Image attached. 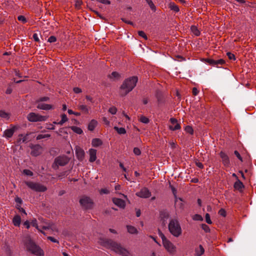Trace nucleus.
<instances>
[{
	"instance_id": "nucleus-39",
	"label": "nucleus",
	"mask_w": 256,
	"mask_h": 256,
	"mask_svg": "<svg viewBox=\"0 0 256 256\" xmlns=\"http://www.w3.org/2000/svg\"><path fill=\"white\" fill-rule=\"evenodd\" d=\"M108 112L112 114H115L117 112V108L115 106H112L108 109Z\"/></svg>"
},
{
	"instance_id": "nucleus-16",
	"label": "nucleus",
	"mask_w": 256,
	"mask_h": 256,
	"mask_svg": "<svg viewBox=\"0 0 256 256\" xmlns=\"http://www.w3.org/2000/svg\"><path fill=\"white\" fill-rule=\"evenodd\" d=\"M171 124L169 126V128L172 130H175L180 129V126L178 123V121L176 118H171L170 119Z\"/></svg>"
},
{
	"instance_id": "nucleus-23",
	"label": "nucleus",
	"mask_w": 256,
	"mask_h": 256,
	"mask_svg": "<svg viewBox=\"0 0 256 256\" xmlns=\"http://www.w3.org/2000/svg\"><path fill=\"white\" fill-rule=\"evenodd\" d=\"M12 222L15 226H19L21 222V218L20 216L16 215L14 216Z\"/></svg>"
},
{
	"instance_id": "nucleus-61",
	"label": "nucleus",
	"mask_w": 256,
	"mask_h": 256,
	"mask_svg": "<svg viewBox=\"0 0 256 256\" xmlns=\"http://www.w3.org/2000/svg\"><path fill=\"white\" fill-rule=\"evenodd\" d=\"M33 38H34V40L35 41H36V42H38L39 41V38H38V35L36 34H33Z\"/></svg>"
},
{
	"instance_id": "nucleus-18",
	"label": "nucleus",
	"mask_w": 256,
	"mask_h": 256,
	"mask_svg": "<svg viewBox=\"0 0 256 256\" xmlns=\"http://www.w3.org/2000/svg\"><path fill=\"white\" fill-rule=\"evenodd\" d=\"M90 155L89 161L90 162H94L96 159V150L94 148H90L88 150Z\"/></svg>"
},
{
	"instance_id": "nucleus-26",
	"label": "nucleus",
	"mask_w": 256,
	"mask_h": 256,
	"mask_svg": "<svg viewBox=\"0 0 256 256\" xmlns=\"http://www.w3.org/2000/svg\"><path fill=\"white\" fill-rule=\"evenodd\" d=\"M28 134H26V135H24V134H20L18 135V143H20L22 142H25L27 139H28Z\"/></svg>"
},
{
	"instance_id": "nucleus-33",
	"label": "nucleus",
	"mask_w": 256,
	"mask_h": 256,
	"mask_svg": "<svg viewBox=\"0 0 256 256\" xmlns=\"http://www.w3.org/2000/svg\"><path fill=\"white\" fill-rule=\"evenodd\" d=\"M114 129L116 130L118 134H124L126 133V130L124 128H118V126H114Z\"/></svg>"
},
{
	"instance_id": "nucleus-1",
	"label": "nucleus",
	"mask_w": 256,
	"mask_h": 256,
	"mask_svg": "<svg viewBox=\"0 0 256 256\" xmlns=\"http://www.w3.org/2000/svg\"><path fill=\"white\" fill-rule=\"evenodd\" d=\"M138 78L136 76H132L126 79L120 88V94L122 96H126L132 91L136 86Z\"/></svg>"
},
{
	"instance_id": "nucleus-3",
	"label": "nucleus",
	"mask_w": 256,
	"mask_h": 256,
	"mask_svg": "<svg viewBox=\"0 0 256 256\" xmlns=\"http://www.w3.org/2000/svg\"><path fill=\"white\" fill-rule=\"evenodd\" d=\"M24 245L27 250L32 254L38 256H44L43 250L30 238H28L26 240Z\"/></svg>"
},
{
	"instance_id": "nucleus-4",
	"label": "nucleus",
	"mask_w": 256,
	"mask_h": 256,
	"mask_svg": "<svg viewBox=\"0 0 256 256\" xmlns=\"http://www.w3.org/2000/svg\"><path fill=\"white\" fill-rule=\"evenodd\" d=\"M159 236L162 240V245L170 255L176 254L177 252L176 246L168 240L160 230H159Z\"/></svg>"
},
{
	"instance_id": "nucleus-57",
	"label": "nucleus",
	"mask_w": 256,
	"mask_h": 256,
	"mask_svg": "<svg viewBox=\"0 0 256 256\" xmlns=\"http://www.w3.org/2000/svg\"><path fill=\"white\" fill-rule=\"evenodd\" d=\"M192 94L194 96H196L198 94V93L199 92V90L196 88H192Z\"/></svg>"
},
{
	"instance_id": "nucleus-19",
	"label": "nucleus",
	"mask_w": 256,
	"mask_h": 256,
	"mask_svg": "<svg viewBox=\"0 0 256 256\" xmlns=\"http://www.w3.org/2000/svg\"><path fill=\"white\" fill-rule=\"evenodd\" d=\"M113 202L117 206L120 208H124L125 207V202L120 198H114L112 199Z\"/></svg>"
},
{
	"instance_id": "nucleus-52",
	"label": "nucleus",
	"mask_w": 256,
	"mask_h": 256,
	"mask_svg": "<svg viewBox=\"0 0 256 256\" xmlns=\"http://www.w3.org/2000/svg\"><path fill=\"white\" fill-rule=\"evenodd\" d=\"M100 194H107L109 193V190L106 188H102L100 190Z\"/></svg>"
},
{
	"instance_id": "nucleus-60",
	"label": "nucleus",
	"mask_w": 256,
	"mask_h": 256,
	"mask_svg": "<svg viewBox=\"0 0 256 256\" xmlns=\"http://www.w3.org/2000/svg\"><path fill=\"white\" fill-rule=\"evenodd\" d=\"M24 225L26 226V228L28 229L30 228V222L28 220H26L24 223Z\"/></svg>"
},
{
	"instance_id": "nucleus-24",
	"label": "nucleus",
	"mask_w": 256,
	"mask_h": 256,
	"mask_svg": "<svg viewBox=\"0 0 256 256\" xmlns=\"http://www.w3.org/2000/svg\"><path fill=\"white\" fill-rule=\"evenodd\" d=\"M168 8L174 12H178L180 10L178 6L173 2H170L168 4Z\"/></svg>"
},
{
	"instance_id": "nucleus-29",
	"label": "nucleus",
	"mask_w": 256,
	"mask_h": 256,
	"mask_svg": "<svg viewBox=\"0 0 256 256\" xmlns=\"http://www.w3.org/2000/svg\"><path fill=\"white\" fill-rule=\"evenodd\" d=\"M61 120L58 122V124L62 126L64 123L68 120V118L66 114H62L61 115Z\"/></svg>"
},
{
	"instance_id": "nucleus-56",
	"label": "nucleus",
	"mask_w": 256,
	"mask_h": 256,
	"mask_svg": "<svg viewBox=\"0 0 256 256\" xmlns=\"http://www.w3.org/2000/svg\"><path fill=\"white\" fill-rule=\"evenodd\" d=\"M234 154L240 160V161H242V156H240V154H239V152L236 151V150H235L234 152Z\"/></svg>"
},
{
	"instance_id": "nucleus-5",
	"label": "nucleus",
	"mask_w": 256,
	"mask_h": 256,
	"mask_svg": "<svg viewBox=\"0 0 256 256\" xmlns=\"http://www.w3.org/2000/svg\"><path fill=\"white\" fill-rule=\"evenodd\" d=\"M168 230L170 234L175 237L181 235L182 230L178 221L176 219L171 220L168 224Z\"/></svg>"
},
{
	"instance_id": "nucleus-17",
	"label": "nucleus",
	"mask_w": 256,
	"mask_h": 256,
	"mask_svg": "<svg viewBox=\"0 0 256 256\" xmlns=\"http://www.w3.org/2000/svg\"><path fill=\"white\" fill-rule=\"evenodd\" d=\"M76 154L77 158L80 160H82L84 156V152L81 148L80 146H76Z\"/></svg>"
},
{
	"instance_id": "nucleus-48",
	"label": "nucleus",
	"mask_w": 256,
	"mask_h": 256,
	"mask_svg": "<svg viewBox=\"0 0 256 256\" xmlns=\"http://www.w3.org/2000/svg\"><path fill=\"white\" fill-rule=\"evenodd\" d=\"M46 128L48 130H53L55 129V126L53 124H46Z\"/></svg>"
},
{
	"instance_id": "nucleus-43",
	"label": "nucleus",
	"mask_w": 256,
	"mask_h": 256,
	"mask_svg": "<svg viewBox=\"0 0 256 256\" xmlns=\"http://www.w3.org/2000/svg\"><path fill=\"white\" fill-rule=\"evenodd\" d=\"M202 230L206 232H210V228L209 226L206 224H202Z\"/></svg>"
},
{
	"instance_id": "nucleus-46",
	"label": "nucleus",
	"mask_w": 256,
	"mask_h": 256,
	"mask_svg": "<svg viewBox=\"0 0 256 256\" xmlns=\"http://www.w3.org/2000/svg\"><path fill=\"white\" fill-rule=\"evenodd\" d=\"M206 221L208 224H211L212 223L210 216L208 214H206Z\"/></svg>"
},
{
	"instance_id": "nucleus-30",
	"label": "nucleus",
	"mask_w": 256,
	"mask_h": 256,
	"mask_svg": "<svg viewBox=\"0 0 256 256\" xmlns=\"http://www.w3.org/2000/svg\"><path fill=\"white\" fill-rule=\"evenodd\" d=\"M127 229L128 232L132 234H136L138 233V230L136 228L131 226H128Z\"/></svg>"
},
{
	"instance_id": "nucleus-9",
	"label": "nucleus",
	"mask_w": 256,
	"mask_h": 256,
	"mask_svg": "<svg viewBox=\"0 0 256 256\" xmlns=\"http://www.w3.org/2000/svg\"><path fill=\"white\" fill-rule=\"evenodd\" d=\"M26 184L32 190L38 192H44L47 189L46 186L38 182H26Z\"/></svg>"
},
{
	"instance_id": "nucleus-35",
	"label": "nucleus",
	"mask_w": 256,
	"mask_h": 256,
	"mask_svg": "<svg viewBox=\"0 0 256 256\" xmlns=\"http://www.w3.org/2000/svg\"><path fill=\"white\" fill-rule=\"evenodd\" d=\"M148 4L149 5L150 8L152 10L155 12L156 10V7L154 4L152 0H146Z\"/></svg>"
},
{
	"instance_id": "nucleus-54",
	"label": "nucleus",
	"mask_w": 256,
	"mask_h": 256,
	"mask_svg": "<svg viewBox=\"0 0 256 256\" xmlns=\"http://www.w3.org/2000/svg\"><path fill=\"white\" fill-rule=\"evenodd\" d=\"M48 239L53 242H56V243H58V244L59 243L58 241L57 240H56V238H53L52 236H48Z\"/></svg>"
},
{
	"instance_id": "nucleus-37",
	"label": "nucleus",
	"mask_w": 256,
	"mask_h": 256,
	"mask_svg": "<svg viewBox=\"0 0 256 256\" xmlns=\"http://www.w3.org/2000/svg\"><path fill=\"white\" fill-rule=\"evenodd\" d=\"M140 121L144 124H148L149 122L148 118L144 116H141L139 119Z\"/></svg>"
},
{
	"instance_id": "nucleus-15",
	"label": "nucleus",
	"mask_w": 256,
	"mask_h": 256,
	"mask_svg": "<svg viewBox=\"0 0 256 256\" xmlns=\"http://www.w3.org/2000/svg\"><path fill=\"white\" fill-rule=\"evenodd\" d=\"M42 148L40 145H35L32 148L31 154L33 156H38L42 152Z\"/></svg>"
},
{
	"instance_id": "nucleus-50",
	"label": "nucleus",
	"mask_w": 256,
	"mask_h": 256,
	"mask_svg": "<svg viewBox=\"0 0 256 256\" xmlns=\"http://www.w3.org/2000/svg\"><path fill=\"white\" fill-rule=\"evenodd\" d=\"M138 34L140 36L144 38L145 40L147 39V36L146 34L143 31H139Z\"/></svg>"
},
{
	"instance_id": "nucleus-51",
	"label": "nucleus",
	"mask_w": 256,
	"mask_h": 256,
	"mask_svg": "<svg viewBox=\"0 0 256 256\" xmlns=\"http://www.w3.org/2000/svg\"><path fill=\"white\" fill-rule=\"evenodd\" d=\"M56 38L54 36H50L48 38V42H56Z\"/></svg>"
},
{
	"instance_id": "nucleus-10",
	"label": "nucleus",
	"mask_w": 256,
	"mask_h": 256,
	"mask_svg": "<svg viewBox=\"0 0 256 256\" xmlns=\"http://www.w3.org/2000/svg\"><path fill=\"white\" fill-rule=\"evenodd\" d=\"M20 126L18 125L10 124V128L6 130L3 133V136L9 138L12 136L14 132L16 131Z\"/></svg>"
},
{
	"instance_id": "nucleus-12",
	"label": "nucleus",
	"mask_w": 256,
	"mask_h": 256,
	"mask_svg": "<svg viewBox=\"0 0 256 256\" xmlns=\"http://www.w3.org/2000/svg\"><path fill=\"white\" fill-rule=\"evenodd\" d=\"M136 195L138 197L146 198H149L151 196V193L147 188H144L136 192Z\"/></svg>"
},
{
	"instance_id": "nucleus-25",
	"label": "nucleus",
	"mask_w": 256,
	"mask_h": 256,
	"mask_svg": "<svg viewBox=\"0 0 256 256\" xmlns=\"http://www.w3.org/2000/svg\"><path fill=\"white\" fill-rule=\"evenodd\" d=\"M78 108L86 114H88V113L89 110L86 105L82 104H79L78 105Z\"/></svg>"
},
{
	"instance_id": "nucleus-36",
	"label": "nucleus",
	"mask_w": 256,
	"mask_h": 256,
	"mask_svg": "<svg viewBox=\"0 0 256 256\" xmlns=\"http://www.w3.org/2000/svg\"><path fill=\"white\" fill-rule=\"evenodd\" d=\"M50 136L49 134H40L37 136L36 140H38L42 138H50Z\"/></svg>"
},
{
	"instance_id": "nucleus-64",
	"label": "nucleus",
	"mask_w": 256,
	"mask_h": 256,
	"mask_svg": "<svg viewBox=\"0 0 256 256\" xmlns=\"http://www.w3.org/2000/svg\"><path fill=\"white\" fill-rule=\"evenodd\" d=\"M16 202L20 204L22 203V200L20 198L17 197L16 198Z\"/></svg>"
},
{
	"instance_id": "nucleus-62",
	"label": "nucleus",
	"mask_w": 256,
	"mask_h": 256,
	"mask_svg": "<svg viewBox=\"0 0 256 256\" xmlns=\"http://www.w3.org/2000/svg\"><path fill=\"white\" fill-rule=\"evenodd\" d=\"M82 2L81 1H77L76 3V6L78 8H79L82 4Z\"/></svg>"
},
{
	"instance_id": "nucleus-44",
	"label": "nucleus",
	"mask_w": 256,
	"mask_h": 256,
	"mask_svg": "<svg viewBox=\"0 0 256 256\" xmlns=\"http://www.w3.org/2000/svg\"><path fill=\"white\" fill-rule=\"evenodd\" d=\"M218 214L224 217H225L226 215V210L224 208H221L218 212Z\"/></svg>"
},
{
	"instance_id": "nucleus-55",
	"label": "nucleus",
	"mask_w": 256,
	"mask_h": 256,
	"mask_svg": "<svg viewBox=\"0 0 256 256\" xmlns=\"http://www.w3.org/2000/svg\"><path fill=\"white\" fill-rule=\"evenodd\" d=\"M227 56H228L229 59L230 60H235V56L234 54L230 53V52H228L227 53Z\"/></svg>"
},
{
	"instance_id": "nucleus-7",
	"label": "nucleus",
	"mask_w": 256,
	"mask_h": 256,
	"mask_svg": "<svg viewBox=\"0 0 256 256\" xmlns=\"http://www.w3.org/2000/svg\"><path fill=\"white\" fill-rule=\"evenodd\" d=\"M50 98L48 96L40 98L36 101L37 108L42 110H50L54 108V106L50 104H45L44 102H48Z\"/></svg>"
},
{
	"instance_id": "nucleus-13",
	"label": "nucleus",
	"mask_w": 256,
	"mask_h": 256,
	"mask_svg": "<svg viewBox=\"0 0 256 256\" xmlns=\"http://www.w3.org/2000/svg\"><path fill=\"white\" fill-rule=\"evenodd\" d=\"M220 156L222 159V163L224 166L226 168L229 167L230 164V161L228 156L223 152H220Z\"/></svg>"
},
{
	"instance_id": "nucleus-27",
	"label": "nucleus",
	"mask_w": 256,
	"mask_h": 256,
	"mask_svg": "<svg viewBox=\"0 0 256 256\" xmlns=\"http://www.w3.org/2000/svg\"><path fill=\"white\" fill-rule=\"evenodd\" d=\"M192 32L196 36H198L200 34V32L198 28L195 26H192L190 28Z\"/></svg>"
},
{
	"instance_id": "nucleus-58",
	"label": "nucleus",
	"mask_w": 256,
	"mask_h": 256,
	"mask_svg": "<svg viewBox=\"0 0 256 256\" xmlns=\"http://www.w3.org/2000/svg\"><path fill=\"white\" fill-rule=\"evenodd\" d=\"M74 92L76 94H78L82 92V90L79 88H74L73 89Z\"/></svg>"
},
{
	"instance_id": "nucleus-8",
	"label": "nucleus",
	"mask_w": 256,
	"mask_h": 256,
	"mask_svg": "<svg viewBox=\"0 0 256 256\" xmlns=\"http://www.w3.org/2000/svg\"><path fill=\"white\" fill-rule=\"evenodd\" d=\"M48 118V116H42L34 112H30L27 116V119L31 122H44Z\"/></svg>"
},
{
	"instance_id": "nucleus-11",
	"label": "nucleus",
	"mask_w": 256,
	"mask_h": 256,
	"mask_svg": "<svg viewBox=\"0 0 256 256\" xmlns=\"http://www.w3.org/2000/svg\"><path fill=\"white\" fill-rule=\"evenodd\" d=\"M80 204L86 208H90L93 205L92 200L88 197L82 198L80 200Z\"/></svg>"
},
{
	"instance_id": "nucleus-42",
	"label": "nucleus",
	"mask_w": 256,
	"mask_h": 256,
	"mask_svg": "<svg viewBox=\"0 0 256 256\" xmlns=\"http://www.w3.org/2000/svg\"><path fill=\"white\" fill-rule=\"evenodd\" d=\"M225 62L222 59H220L218 60H215V66L218 65H222L224 64Z\"/></svg>"
},
{
	"instance_id": "nucleus-14",
	"label": "nucleus",
	"mask_w": 256,
	"mask_h": 256,
	"mask_svg": "<svg viewBox=\"0 0 256 256\" xmlns=\"http://www.w3.org/2000/svg\"><path fill=\"white\" fill-rule=\"evenodd\" d=\"M68 162V159L66 156H61L58 157L55 160V163L56 165L64 166Z\"/></svg>"
},
{
	"instance_id": "nucleus-21",
	"label": "nucleus",
	"mask_w": 256,
	"mask_h": 256,
	"mask_svg": "<svg viewBox=\"0 0 256 256\" xmlns=\"http://www.w3.org/2000/svg\"><path fill=\"white\" fill-rule=\"evenodd\" d=\"M102 144V140L98 138H93L92 140V145L94 147H98Z\"/></svg>"
},
{
	"instance_id": "nucleus-49",
	"label": "nucleus",
	"mask_w": 256,
	"mask_h": 256,
	"mask_svg": "<svg viewBox=\"0 0 256 256\" xmlns=\"http://www.w3.org/2000/svg\"><path fill=\"white\" fill-rule=\"evenodd\" d=\"M18 19L19 21L22 22L23 23H25L26 22V18L23 16H18Z\"/></svg>"
},
{
	"instance_id": "nucleus-34",
	"label": "nucleus",
	"mask_w": 256,
	"mask_h": 256,
	"mask_svg": "<svg viewBox=\"0 0 256 256\" xmlns=\"http://www.w3.org/2000/svg\"><path fill=\"white\" fill-rule=\"evenodd\" d=\"M204 248L201 245L199 246V248L196 251V255L198 256L204 253Z\"/></svg>"
},
{
	"instance_id": "nucleus-40",
	"label": "nucleus",
	"mask_w": 256,
	"mask_h": 256,
	"mask_svg": "<svg viewBox=\"0 0 256 256\" xmlns=\"http://www.w3.org/2000/svg\"><path fill=\"white\" fill-rule=\"evenodd\" d=\"M185 130L186 132L190 134H192L194 132L192 127L189 126H186L185 128Z\"/></svg>"
},
{
	"instance_id": "nucleus-53",
	"label": "nucleus",
	"mask_w": 256,
	"mask_h": 256,
	"mask_svg": "<svg viewBox=\"0 0 256 256\" xmlns=\"http://www.w3.org/2000/svg\"><path fill=\"white\" fill-rule=\"evenodd\" d=\"M134 152L137 156H138L140 154L141 152L138 148H135L134 149Z\"/></svg>"
},
{
	"instance_id": "nucleus-31",
	"label": "nucleus",
	"mask_w": 256,
	"mask_h": 256,
	"mask_svg": "<svg viewBox=\"0 0 256 256\" xmlns=\"http://www.w3.org/2000/svg\"><path fill=\"white\" fill-rule=\"evenodd\" d=\"M120 78L119 74L116 72H112L111 74L110 75V78L113 80H118Z\"/></svg>"
},
{
	"instance_id": "nucleus-41",
	"label": "nucleus",
	"mask_w": 256,
	"mask_h": 256,
	"mask_svg": "<svg viewBox=\"0 0 256 256\" xmlns=\"http://www.w3.org/2000/svg\"><path fill=\"white\" fill-rule=\"evenodd\" d=\"M205 62L210 65L215 66V60L210 58L205 60Z\"/></svg>"
},
{
	"instance_id": "nucleus-38",
	"label": "nucleus",
	"mask_w": 256,
	"mask_h": 256,
	"mask_svg": "<svg viewBox=\"0 0 256 256\" xmlns=\"http://www.w3.org/2000/svg\"><path fill=\"white\" fill-rule=\"evenodd\" d=\"M192 219L194 220L198 221H202L203 220L202 216L198 214H194L192 217Z\"/></svg>"
},
{
	"instance_id": "nucleus-6",
	"label": "nucleus",
	"mask_w": 256,
	"mask_h": 256,
	"mask_svg": "<svg viewBox=\"0 0 256 256\" xmlns=\"http://www.w3.org/2000/svg\"><path fill=\"white\" fill-rule=\"evenodd\" d=\"M31 224L36 228L40 232L42 233L44 235H46V233L44 232H43L41 230V228L44 230H50L52 232H58V229L56 228V226L50 223H44L42 225L38 226L37 224V221L36 219L32 220L30 222Z\"/></svg>"
},
{
	"instance_id": "nucleus-59",
	"label": "nucleus",
	"mask_w": 256,
	"mask_h": 256,
	"mask_svg": "<svg viewBox=\"0 0 256 256\" xmlns=\"http://www.w3.org/2000/svg\"><path fill=\"white\" fill-rule=\"evenodd\" d=\"M160 216L162 218H166V219H167L168 218V214L166 212H164V216H163V214H161Z\"/></svg>"
},
{
	"instance_id": "nucleus-20",
	"label": "nucleus",
	"mask_w": 256,
	"mask_h": 256,
	"mask_svg": "<svg viewBox=\"0 0 256 256\" xmlns=\"http://www.w3.org/2000/svg\"><path fill=\"white\" fill-rule=\"evenodd\" d=\"M98 122L96 120H91L88 123V128L90 131H93L98 126Z\"/></svg>"
},
{
	"instance_id": "nucleus-47",
	"label": "nucleus",
	"mask_w": 256,
	"mask_h": 256,
	"mask_svg": "<svg viewBox=\"0 0 256 256\" xmlns=\"http://www.w3.org/2000/svg\"><path fill=\"white\" fill-rule=\"evenodd\" d=\"M102 121L104 122V124L106 126H110V122L107 119L106 117H103L102 118Z\"/></svg>"
},
{
	"instance_id": "nucleus-28",
	"label": "nucleus",
	"mask_w": 256,
	"mask_h": 256,
	"mask_svg": "<svg viewBox=\"0 0 256 256\" xmlns=\"http://www.w3.org/2000/svg\"><path fill=\"white\" fill-rule=\"evenodd\" d=\"M72 130L75 133L80 134L83 133V130L82 129L79 127L76 126H72L70 127Z\"/></svg>"
},
{
	"instance_id": "nucleus-22",
	"label": "nucleus",
	"mask_w": 256,
	"mask_h": 256,
	"mask_svg": "<svg viewBox=\"0 0 256 256\" xmlns=\"http://www.w3.org/2000/svg\"><path fill=\"white\" fill-rule=\"evenodd\" d=\"M234 187L236 190H242L244 188V186L242 182H241L239 179H238V180L234 182Z\"/></svg>"
},
{
	"instance_id": "nucleus-63",
	"label": "nucleus",
	"mask_w": 256,
	"mask_h": 256,
	"mask_svg": "<svg viewBox=\"0 0 256 256\" xmlns=\"http://www.w3.org/2000/svg\"><path fill=\"white\" fill-rule=\"evenodd\" d=\"M196 165L197 166H198V168H203V164H202V163L200 162H196Z\"/></svg>"
},
{
	"instance_id": "nucleus-32",
	"label": "nucleus",
	"mask_w": 256,
	"mask_h": 256,
	"mask_svg": "<svg viewBox=\"0 0 256 256\" xmlns=\"http://www.w3.org/2000/svg\"><path fill=\"white\" fill-rule=\"evenodd\" d=\"M10 114L6 112L4 110H0V117L8 120L10 118Z\"/></svg>"
},
{
	"instance_id": "nucleus-45",
	"label": "nucleus",
	"mask_w": 256,
	"mask_h": 256,
	"mask_svg": "<svg viewBox=\"0 0 256 256\" xmlns=\"http://www.w3.org/2000/svg\"><path fill=\"white\" fill-rule=\"evenodd\" d=\"M23 173L28 176H32L33 175V172L29 170H24Z\"/></svg>"
},
{
	"instance_id": "nucleus-2",
	"label": "nucleus",
	"mask_w": 256,
	"mask_h": 256,
	"mask_svg": "<svg viewBox=\"0 0 256 256\" xmlns=\"http://www.w3.org/2000/svg\"><path fill=\"white\" fill-rule=\"evenodd\" d=\"M104 245L107 248L114 251L116 253L122 256H130V253L126 248H122L120 244L111 240H107L104 243Z\"/></svg>"
}]
</instances>
